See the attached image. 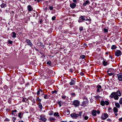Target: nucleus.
Wrapping results in <instances>:
<instances>
[{
  "mask_svg": "<svg viewBox=\"0 0 122 122\" xmlns=\"http://www.w3.org/2000/svg\"><path fill=\"white\" fill-rule=\"evenodd\" d=\"M82 99H83L84 101L82 102L81 104L82 106H85L86 104L88 102L87 98L86 96H84L82 97Z\"/></svg>",
  "mask_w": 122,
  "mask_h": 122,
  "instance_id": "f257e3e1",
  "label": "nucleus"
},
{
  "mask_svg": "<svg viewBox=\"0 0 122 122\" xmlns=\"http://www.w3.org/2000/svg\"><path fill=\"white\" fill-rule=\"evenodd\" d=\"M82 112H79L78 113H75L71 114L70 115L72 118H76L79 116H81Z\"/></svg>",
  "mask_w": 122,
  "mask_h": 122,
  "instance_id": "f03ea898",
  "label": "nucleus"
},
{
  "mask_svg": "<svg viewBox=\"0 0 122 122\" xmlns=\"http://www.w3.org/2000/svg\"><path fill=\"white\" fill-rule=\"evenodd\" d=\"M80 103V102L78 100H75L73 102L72 105H74L75 107H77L79 105Z\"/></svg>",
  "mask_w": 122,
  "mask_h": 122,
  "instance_id": "7ed1b4c3",
  "label": "nucleus"
},
{
  "mask_svg": "<svg viewBox=\"0 0 122 122\" xmlns=\"http://www.w3.org/2000/svg\"><path fill=\"white\" fill-rule=\"evenodd\" d=\"M40 118L39 119L42 121L45 122L47 120V119L45 117V115H41L40 116Z\"/></svg>",
  "mask_w": 122,
  "mask_h": 122,
  "instance_id": "20e7f679",
  "label": "nucleus"
},
{
  "mask_svg": "<svg viewBox=\"0 0 122 122\" xmlns=\"http://www.w3.org/2000/svg\"><path fill=\"white\" fill-rule=\"evenodd\" d=\"M122 54V52L120 50H117L116 51L115 55L117 56H120Z\"/></svg>",
  "mask_w": 122,
  "mask_h": 122,
  "instance_id": "39448f33",
  "label": "nucleus"
},
{
  "mask_svg": "<svg viewBox=\"0 0 122 122\" xmlns=\"http://www.w3.org/2000/svg\"><path fill=\"white\" fill-rule=\"evenodd\" d=\"M85 17V16H81L79 18V19L78 20V22H82L83 21L85 20V19L84 18V17Z\"/></svg>",
  "mask_w": 122,
  "mask_h": 122,
  "instance_id": "423d86ee",
  "label": "nucleus"
},
{
  "mask_svg": "<svg viewBox=\"0 0 122 122\" xmlns=\"http://www.w3.org/2000/svg\"><path fill=\"white\" fill-rule=\"evenodd\" d=\"M118 78L119 81H122V74H119L118 75Z\"/></svg>",
  "mask_w": 122,
  "mask_h": 122,
  "instance_id": "0eeeda50",
  "label": "nucleus"
},
{
  "mask_svg": "<svg viewBox=\"0 0 122 122\" xmlns=\"http://www.w3.org/2000/svg\"><path fill=\"white\" fill-rule=\"evenodd\" d=\"M25 42L27 43L28 45H29L30 46H32V44L31 43L29 40H26Z\"/></svg>",
  "mask_w": 122,
  "mask_h": 122,
  "instance_id": "6e6552de",
  "label": "nucleus"
},
{
  "mask_svg": "<svg viewBox=\"0 0 122 122\" xmlns=\"http://www.w3.org/2000/svg\"><path fill=\"white\" fill-rule=\"evenodd\" d=\"M116 95V93L115 92H112L110 96V97L111 98L114 97Z\"/></svg>",
  "mask_w": 122,
  "mask_h": 122,
  "instance_id": "1a4fd4ad",
  "label": "nucleus"
},
{
  "mask_svg": "<svg viewBox=\"0 0 122 122\" xmlns=\"http://www.w3.org/2000/svg\"><path fill=\"white\" fill-rule=\"evenodd\" d=\"M76 6V4L74 3H73L72 4H70V7L72 8H74Z\"/></svg>",
  "mask_w": 122,
  "mask_h": 122,
  "instance_id": "9d476101",
  "label": "nucleus"
},
{
  "mask_svg": "<svg viewBox=\"0 0 122 122\" xmlns=\"http://www.w3.org/2000/svg\"><path fill=\"white\" fill-rule=\"evenodd\" d=\"M28 10L29 11H31L33 9V8L30 5H28L27 6Z\"/></svg>",
  "mask_w": 122,
  "mask_h": 122,
  "instance_id": "9b49d317",
  "label": "nucleus"
},
{
  "mask_svg": "<svg viewBox=\"0 0 122 122\" xmlns=\"http://www.w3.org/2000/svg\"><path fill=\"white\" fill-rule=\"evenodd\" d=\"M90 3V2L89 1L86 0L85 2L83 3V5L85 6L87 5H88Z\"/></svg>",
  "mask_w": 122,
  "mask_h": 122,
  "instance_id": "f8f14e48",
  "label": "nucleus"
},
{
  "mask_svg": "<svg viewBox=\"0 0 122 122\" xmlns=\"http://www.w3.org/2000/svg\"><path fill=\"white\" fill-rule=\"evenodd\" d=\"M103 116L105 118H104L103 117H102V119L105 120L108 117V115L107 113H105L104 115Z\"/></svg>",
  "mask_w": 122,
  "mask_h": 122,
  "instance_id": "ddd939ff",
  "label": "nucleus"
},
{
  "mask_svg": "<svg viewBox=\"0 0 122 122\" xmlns=\"http://www.w3.org/2000/svg\"><path fill=\"white\" fill-rule=\"evenodd\" d=\"M97 111H96L95 110H93L92 111V114L93 116H96V113Z\"/></svg>",
  "mask_w": 122,
  "mask_h": 122,
  "instance_id": "4468645a",
  "label": "nucleus"
},
{
  "mask_svg": "<svg viewBox=\"0 0 122 122\" xmlns=\"http://www.w3.org/2000/svg\"><path fill=\"white\" fill-rule=\"evenodd\" d=\"M75 81L73 80H71V82H70V84L71 85H73L75 84Z\"/></svg>",
  "mask_w": 122,
  "mask_h": 122,
  "instance_id": "2eb2a0df",
  "label": "nucleus"
},
{
  "mask_svg": "<svg viewBox=\"0 0 122 122\" xmlns=\"http://www.w3.org/2000/svg\"><path fill=\"white\" fill-rule=\"evenodd\" d=\"M20 81H21L20 82L22 83H24V80L23 78L22 77H20Z\"/></svg>",
  "mask_w": 122,
  "mask_h": 122,
  "instance_id": "dca6fc26",
  "label": "nucleus"
},
{
  "mask_svg": "<svg viewBox=\"0 0 122 122\" xmlns=\"http://www.w3.org/2000/svg\"><path fill=\"white\" fill-rule=\"evenodd\" d=\"M117 96H120L121 95V93L120 92V91L119 90H118L117 92Z\"/></svg>",
  "mask_w": 122,
  "mask_h": 122,
  "instance_id": "f3484780",
  "label": "nucleus"
},
{
  "mask_svg": "<svg viewBox=\"0 0 122 122\" xmlns=\"http://www.w3.org/2000/svg\"><path fill=\"white\" fill-rule=\"evenodd\" d=\"M110 69H108L107 71L108 74H109L110 76H112L113 74V73H111L110 71H109Z\"/></svg>",
  "mask_w": 122,
  "mask_h": 122,
  "instance_id": "a211bd4d",
  "label": "nucleus"
},
{
  "mask_svg": "<svg viewBox=\"0 0 122 122\" xmlns=\"http://www.w3.org/2000/svg\"><path fill=\"white\" fill-rule=\"evenodd\" d=\"M113 110L114 113L117 112L118 111V109L116 107L114 108Z\"/></svg>",
  "mask_w": 122,
  "mask_h": 122,
  "instance_id": "6ab92c4d",
  "label": "nucleus"
},
{
  "mask_svg": "<svg viewBox=\"0 0 122 122\" xmlns=\"http://www.w3.org/2000/svg\"><path fill=\"white\" fill-rule=\"evenodd\" d=\"M6 5H7L6 4L2 3L1 5V7L2 8L6 7Z\"/></svg>",
  "mask_w": 122,
  "mask_h": 122,
  "instance_id": "aec40b11",
  "label": "nucleus"
},
{
  "mask_svg": "<svg viewBox=\"0 0 122 122\" xmlns=\"http://www.w3.org/2000/svg\"><path fill=\"white\" fill-rule=\"evenodd\" d=\"M11 34H13L12 36V37L15 38L16 37V34L15 32H12Z\"/></svg>",
  "mask_w": 122,
  "mask_h": 122,
  "instance_id": "412c9836",
  "label": "nucleus"
},
{
  "mask_svg": "<svg viewBox=\"0 0 122 122\" xmlns=\"http://www.w3.org/2000/svg\"><path fill=\"white\" fill-rule=\"evenodd\" d=\"M39 107L40 108L41 110H42V104L40 103H39L38 104Z\"/></svg>",
  "mask_w": 122,
  "mask_h": 122,
  "instance_id": "4be33fe9",
  "label": "nucleus"
},
{
  "mask_svg": "<svg viewBox=\"0 0 122 122\" xmlns=\"http://www.w3.org/2000/svg\"><path fill=\"white\" fill-rule=\"evenodd\" d=\"M115 105L118 108H119L120 107V105L118 103H115Z\"/></svg>",
  "mask_w": 122,
  "mask_h": 122,
  "instance_id": "5701e85b",
  "label": "nucleus"
},
{
  "mask_svg": "<svg viewBox=\"0 0 122 122\" xmlns=\"http://www.w3.org/2000/svg\"><path fill=\"white\" fill-rule=\"evenodd\" d=\"M54 115L55 116H59V113L58 112H55L54 114Z\"/></svg>",
  "mask_w": 122,
  "mask_h": 122,
  "instance_id": "b1692460",
  "label": "nucleus"
},
{
  "mask_svg": "<svg viewBox=\"0 0 122 122\" xmlns=\"http://www.w3.org/2000/svg\"><path fill=\"white\" fill-rule=\"evenodd\" d=\"M117 47V46L116 45H112L111 48L113 50L115 49Z\"/></svg>",
  "mask_w": 122,
  "mask_h": 122,
  "instance_id": "393cba45",
  "label": "nucleus"
},
{
  "mask_svg": "<svg viewBox=\"0 0 122 122\" xmlns=\"http://www.w3.org/2000/svg\"><path fill=\"white\" fill-rule=\"evenodd\" d=\"M103 64L105 66L107 65V62L106 61H105L104 60L103 62Z\"/></svg>",
  "mask_w": 122,
  "mask_h": 122,
  "instance_id": "a878e982",
  "label": "nucleus"
},
{
  "mask_svg": "<svg viewBox=\"0 0 122 122\" xmlns=\"http://www.w3.org/2000/svg\"><path fill=\"white\" fill-rule=\"evenodd\" d=\"M100 104L102 106H104L105 104V102L103 101H101Z\"/></svg>",
  "mask_w": 122,
  "mask_h": 122,
  "instance_id": "bb28decb",
  "label": "nucleus"
},
{
  "mask_svg": "<svg viewBox=\"0 0 122 122\" xmlns=\"http://www.w3.org/2000/svg\"><path fill=\"white\" fill-rule=\"evenodd\" d=\"M119 98V97L117 95H115L114 97V98L116 100H117Z\"/></svg>",
  "mask_w": 122,
  "mask_h": 122,
  "instance_id": "cd10ccee",
  "label": "nucleus"
},
{
  "mask_svg": "<svg viewBox=\"0 0 122 122\" xmlns=\"http://www.w3.org/2000/svg\"><path fill=\"white\" fill-rule=\"evenodd\" d=\"M85 56L84 55H81L80 57L79 58L80 59L81 58H82V59H84L85 58Z\"/></svg>",
  "mask_w": 122,
  "mask_h": 122,
  "instance_id": "c85d7f7f",
  "label": "nucleus"
},
{
  "mask_svg": "<svg viewBox=\"0 0 122 122\" xmlns=\"http://www.w3.org/2000/svg\"><path fill=\"white\" fill-rule=\"evenodd\" d=\"M46 63L47 64H48L49 66H51V62L50 61H48Z\"/></svg>",
  "mask_w": 122,
  "mask_h": 122,
  "instance_id": "c756f323",
  "label": "nucleus"
},
{
  "mask_svg": "<svg viewBox=\"0 0 122 122\" xmlns=\"http://www.w3.org/2000/svg\"><path fill=\"white\" fill-rule=\"evenodd\" d=\"M21 112L19 113L18 114V116L19 117H20V118H21L22 117L21 116Z\"/></svg>",
  "mask_w": 122,
  "mask_h": 122,
  "instance_id": "7c9ffc66",
  "label": "nucleus"
},
{
  "mask_svg": "<svg viewBox=\"0 0 122 122\" xmlns=\"http://www.w3.org/2000/svg\"><path fill=\"white\" fill-rule=\"evenodd\" d=\"M66 113L67 115H69L70 113V111L69 110H67L66 112Z\"/></svg>",
  "mask_w": 122,
  "mask_h": 122,
  "instance_id": "2f4dec72",
  "label": "nucleus"
},
{
  "mask_svg": "<svg viewBox=\"0 0 122 122\" xmlns=\"http://www.w3.org/2000/svg\"><path fill=\"white\" fill-rule=\"evenodd\" d=\"M97 88L99 89H101V90L102 87L101 85H98L97 86Z\"/></svg>",
  "mask_w": 122,
  "mask_h": 122,
  "instance_id": "473e14b6",
  "label": "nucleus"
},
{
  "mask_svg": "<svg viewBox=\"0 0 122 122\" xmlns=\"http://www.w3.org/2000/svg\"><path fill=\"white\" fill-rule=\"evenodd\" d=\"M105 103L106 105H108L109 104V102L107 101H106L105 102Z\"/></svg>",
  "mask_w": 122,
  "mask_h": 122,
  "instance_id": "72a5a7b5",
  "label": "nucleus"
},
{
  "mask_svg": "<svg viewBox=\"0 0 122 122\" xmlns=\"http://www.w3.org/2000/svg\"><path fill=\"white\" fill-rule=\"evenodd\" d=\"M119 103L120 104L122 105V97L121 98L119 101Z\"/></svg>",
  "mask_w": 122,
  "mask_h": 122,
  "instance_id": "f704fd0d",
  "label": "nucleus"
},
{
  "mask_svg": "<svg viewBox=\"0 0 122 122\" xmlns=\"http://www.w3.org/2000/svg\"><path fill=\"white\" fill-rule=\"evenodd\" d=\"M94 97L96 99H97L99 98L100 97L98 95H97L95 96Z\"/></svg>",
  "mask_w": 122,
  "mask_h": 122,
  "instance_id": "c9c22d12",
  "label": "nucleus"
},
{
  "mask_svg": "<svg viewBox=\"0 0 122 122\" xmlns=\"http://www.w3.org/2000/svg\"><path fill=\"white\" fill-rule=\"evenodd\" d=\"M104 32H108V30L107 29L104 28L103 29Z\"/></svg>",
  "mask_w": 122,
  "mask_h": 122,
  "instance_id": "e433bc0d",
  "label": "nucleus"
},
{
  "mask_svg": "<svg viewBox=\"0 0 122 122\" xmlns=\"http://www.w3.org/2000/svg\"><path fill=\"white\" fill-rule=\"evenodd\" d=\"M45 96L44 97V98L45 99H48V97H47V94H45L44 95Z\"/></svg>",
  "mask_w": 122,
  "mask_h": 122,
  "instance_id": "4c0bfd02",
  "label": "nucleus"
},
{
  "mask_svg": "<svg viewBox=\"0 0 122 122\" xmlns=\"http://www.w3.org/2000/svg\"><path fill=\"white\" fill-rule=\"evenodd\" d=\"M84 118L85 120H87L88 119V117L87 116H84Z\"/></svg>",
  "mask_w": 122,
  "mask_h": 122,
  "instance_id": "58836bf2",
  "label": "nucleus"
},
{
  "mask_svg": "<svg viewBox=\"0 0 122 122\" xmlns=\"http://www.w3.org/2000/svg\"><path fill=\"white\" fill-rule=\"evenodd\" d=\"M36 101H38L39 102H41V99H39V97H37L36 98Z\"/></svg>",
  "mask_w": 122,
  "mask_h": 122,
  "instance_id": "ea45409f",
  "label": "nucleus"
},
{
  "mask_svg": "<svg viewBox=\"0 0 122 122\" xmlns=\"http://www.w3.org/2000/svg\"><path fill=\"white\" fill-rule=\"evenodd\" d=\"M61 101H60V102H59L58 103V104H59V106L60 107H61Z\"/></svg>",
  "mask_w": 122,
  "mask_h": 122,
  "instance_id": "a19ab883",
  "label": "nucleus"
},
{
  "mask_svg": "<svg viewBox=\"0 0 122 122\" xmlns=\"http://www.w3.org/2000/svg\"><path fill=\"white\" fill-rule=\"evenodd\" d=\"M57 92L56 90H55L54 91H52L51 92V93L52 94H53L54 93H56Z\"/></svg>",
  "mask_w": 122,
  "mask_h": 122,
  "instance_id": "79ce46f5",
  "label": "nucleus"
},
{
  "mask_svg": "<svg viewBox=\"0 0 122 122\" xmlns=\"http://www.w3.org/2000/svg\"><path fill=\"white\" fill-rule=\"evenodd\" d=\"M56 19V17L55 16H53L52 17V20H55Z\"/></svg>",
  "mask_w": 122,
  "mask_h": 122,
  "instance_id": "37998d69",
  "label": "nucleus"
},
{
  "mask_svg": "<svg viewBox=\"0 0 122 122\" xmlns=\"http://www.w3.org/2000/svg\"><path fill=\"white\" fill-rule=\"evenodd\" d=\"M49 8L50 10H52L53 9V7L52 6H50L49 7Z\"/></svg>",
  "mask_w": 122,
  "mask_h": 122,
  "instance_id": "c03bdc74",
  "label": "nucleus"
},
{
  "mask_svg": "<svg viewBox=\"0 0 122 122\" xmlns=\"http://www.w3.org/2000/svg\"><path fill=\"white\" fill-rule=\"evenodd\" d=\"M55 120V118H53L52 117H51L50 118V120L51 121L54 120Z\"/></svg>",
  "mask_w": 122,
  "mask_h": 122,
  "instance_id": "a18cd8bd",
  "label": "nucleus"
},
{
  "mask_svg": "<svg viewBox=\"0 0 122 122\" xmlns=\"http://www.w3.org/2000/svg\"><path fill=\"white\" fill-rule=\"evenodd\" d=\"M53 113V112L52 111H51V113H50L49 114V115L50 116H51L52 115Z\"/></svg>",
  "mask_w": 122,
  "mask_h": 122,
  "instance_id": "49530a36",
  "label": "nucleus"
},
{
  "mask_svg": "<svg viewBox=\"0 0 122 122\" xmlns=\"http://www.w3.org/2000/svg\"><path fill=\"white\" fill-rule=\"evenodd\" d=\"M8 42V43L10 44H11L12 43V41L10 40H9Z\"/></svg>",
  "mask_w": 122,
  "mask_h": 122,
  "instance_id": "de8ad7c7",
  "label": "nucleus"
},
{
  "mask_svg": "<svg viewBox=\"0 0 122 122\" xmlns=\"http://www.w3.org/2000/svg\"><path fill=\"white\" fill-rule=\"evenodd\" d=\"M79 30L80 31L83 30V28L82 27H80L79 28Z\"/></svg>",
  "mask_w": 122,
  "mask_h": 122,
  "instance_id": "09e8293b",
  "label": "nucleus"
},
{
  "mask_svg": "<svg viewBox=\"0 0 122 122\" xmlns=\"http://www.w3.org/2000/svg\"><path fill=\"white\" fill-rule=\"evenodd\" d=\"M71 96H75L76 94L74 93H72L71 94Z\"/></svg>",
  "mask_w": 122,
  "mask_h": 122,
  "instance_id": "8fccbe9b",
  "label": "nucleus"
},
{
  "mask_svg": "<svg viewBox=\"0 0 122 122\" xmlns=\"http://www.w3.org/2000/svg\"><path fill=\"white\" fill-rule=\"evenodd\" d=\"M101 90L100 89V90H99V89L97 88V91L98 92H100V91H101Z\"/></svg>",
  "mask_w": 122,
  "mask_h": 122,
  "instance_id": "3c124183",
  "label": "nucleus"
},
{
  "mask_svg": "<svg viewBox=\"0 0 122 122\" xmlns=\"http://www.w3.org/2000/svg\"><path fill=\"white\" fill-rule=\"evenodd\" d=\"M40 91H41V90H39L38 91H37V95H39V94H40Z\"/></svg>",
  "mask_w": 122,
  "mask_h": 122,
  "instance_id": "603ef678",
  "label": "nucleus"
},
{
  "mask_svg": "<svg viewBox=\"0 0 122 122\" xmlns=\"http://www.w3.org/2000/svg\"><path fill=\"white\" fill-rule=\"evenodd\" d=\"M66 97L65 96H62V99H64L66 98Z\"/></svg>",
  "mask_w": 122,
  "mask_h": 122,
  "instance_id": "864d4df0",
  "label": "nucleus"
},
{
  "mask_svg": "<svg viewBox=\"0 0 122 122\" xmlns=\"http://www.w3.org/2000/svg\"><path fill=\"white\" fill-rule=\"evenodd\" d=\"M12 119L13 120V122H15V117H13V118Z\"/></svg>",
  "mask_w": 122,
  "mask_h": 122,
  "instance_id": "5fc2aeb1",
  "label": "nucleus"
},
{
  "mask_svg": "<svg viewBox=\"0 0 122 122\" xmlns=\"http://www.w3.org/2000/svg\"><path fill=\"white\" fill-rule=\"evenodd\" d=\"M97 114H99L100 113V112L99 110H97Z\"/></svg>",
  "mask_w": 122,
  "mask_h": 122,
  "instance_id": "6e6d98bb",
  "label": "nucleus"
},
{
  "mask_svg": "<svg viewBox=\"0 0 122 122\" xmlns=\"http://www.w3.org/2000/svg\"><path fill=\"white\" fill-rule=\"evenodd\" d=\"M119 120L120 121H122V117L121 118H120L119 119Z\"/></svg>",
  "mask_w": 122,
  "mask_h": 122,
  "instance_id": "4d7b16f0",
  "label": "nucleus"
},
{
  "mask_svg": "<svg viewBox=\"0 0 122 122\" xmlns=\"http://www.w3.org/2000/svg\"><path fill=\"white\" fill-rule=\"evenodd\" d=\"M85 20H88L89 21H91V20L90 19H86V20L85 19Z\"/></svg>",
  "mask_w": 122,
  "mask_h": 122,
  "instance_id": "13d9d810",
  "label": "nucleus"
},
{
  "mask_svg": "<svg viewBox=\"0 0 122 122\" xmlns=\"http://www.w3.org/2000/svg\"><path fill=\"white\" fill-rule=\"evenodd\" d=\"M80 74L81 76H82L83 75L84 73H83L82 72H81L80 73Z\"/></svg>",
  "mask_w": 122,
  "mask_h": 122,
  "instance_id": "bf43d9fd",
  "label": "nucleus"
},
{
  "mask_svg": "<svg viewBox=\"0 0 122 122\" xmlns=\"http://www.w3.org/2000/svg\"><path fill=\"white\" fill-rule=\"evenodd\" d=\"M35 0V1H37L38 2H39L40 1V0Z\"/></svg>",
  "mask_w": 122,
  "mask_h": 122,
  "instance_id": "052dcab7",
  "label": "nucleus"
},
{
  "mask_svg": "<svg viewBox=\"0 0 122 122\" xmlns=\"http://www.w3.org/2000/svg\"><path fill=\"white\" fill-rule=\"evenodd\" d=\"M70 71L71 72H73L72 71H73V70L72 69H70Z\"/></svg>",
  "mask_w": 122,
  "mask_h": 122,
  "instance_id": "680f3d73",
  "label": "nucleus"
},
{
  "mask_svg": "<svg viewBox=\"0 0 122 122\" xmlns=\"http://www.w3.org/2000/svg\"><path fill=\"white\" fill-rule=\"evenodd\" d=\"M77 0H73V1L75 3L76 2Z\"/></svg>",
  "mask_w": 122,
  "mask_h": 122,
  "instance_id": "e2e57ef3",
  "label": "nucleus"
},
{
  "mask_svg": "<svg viewBox=\"0 0 122 122\" xmlns=\"http://www.w3.org/2000/svg\"><path fill=\"white\" fill-rule=\"evenodd\" d=\"M111 108L109 107V108H108V110H111Z\"/></svg>",
  "mask_w": 122,
  "mask_h": 122,
  "instance_id": "0e129e2a",
  "label": "nucleus"
},
{
  "mask_svg": "<svg viewBox=\"0 0 122 122\" xmlns=\"http://www.w3.org/2000/svg\"><path fill=\"white\" fill-rule=\"evenodd\" d=\"M22 101H23V102H25V99H23V100H22Z\"/></svg>",
  "mask_w": 122,
  "mask_h": 122,
  "instance_id": "69168bd1",
  "label": "nucleus"
},
{
  "mask_svg": "<svg viewBox=\"0 0 122 122\" xmlns=\"http://www.w3.org/2000/svg\"><path fill=\"white\" fill-rule=\"evenodd\" d=\"M115 116H117V113H116L115 114Z\"/></svg>",
  "mask_w": 122,
  "mask_h": 122,
  "instance_id": "338daca9",
  "label": "nucleus"
},
{
  "mask_svg": "<svg viewBox=\"0 0 122 122\" xmlns=\"http://www.w3.org/2000/svg\"><path fill=\"white\" fill-rule=\"evenodd\" d=\"M14 111L15 112H17V110H14Z\"/></svg>",
  "mask_w": 122,
  "mask_h": 122,
  "instance_id": "774afa93",
  "label": "nucleus"
}]
</instances>
